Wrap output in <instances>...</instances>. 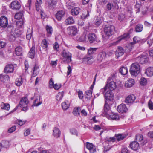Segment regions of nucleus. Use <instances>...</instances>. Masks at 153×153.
Segmentation results:
<instances>
[{
  "mask_svg": "<svg viewBox=\"0 0 153 153\" xmlns=\"http://www.w3.org/2000/svg\"><path fill=\"white\" fill-rule=\"evenodd\" d=\"M41 46L42 48L44 49L47 47L48 43L45 39H44L42 41L41 43Z\"/></svg>",
  "mask_w": 153,
  "mask_h": 153,
  "instance_id": "49",
  "label": "nucleus"
},
{
  "mask_svg": "<svg viewBox=\"0 0 153 153\" xmlns=\"http://www.w3.org/2000/svg\"><path fill=\"white\" fill-rule=\"evenodd\" d=\"M127 12L126 15L127 16L130 17L131 16L132 13V9L131 8H127L126 9Z\"/></svg>",
  "mask_w": 153,
  "mask_h": 153,
  "instance_id": "53",
  "label": "nucleus"
},
{
  "mask_svg": "<svg viewBox=\"0 0 153 153\" xmlns=\"http://www.w3.org/2000/svg\"><path fill=\"white\" fill-rule=\"evenodd\" d=\"M1 147L7 148L9 146V142L7 141H3L1 143Z\"/></svg>",
  "mask_w": 153,
  "mask_h": 153,
  "instance_id": "40",
  "label": "nucleus"
},
{
  "mask_svg": "<svg viewBox=\"0 0 153 153\" xmlns=\"http://www.w3.org/2000/svg\"><path fill=\"white\" fill-rule=\"evenodd\" d=\"M86 34L84 33L79 38V40L81 42H84L86 41Z\"/></svg>",
  "mask_w": 153,
  "mask_h": 153,
  "instance_id": "59",
  "label": "nucleus"
},
{
  "mask_svg": "<svg viewBox=\"0 0 153 153\" xmlns=\"http://www.w3.org/2000/svg\"><path fill=\"white\" fill-rule=\"evenodd\" d=\"M1 108L4 110H9L10 108V105L8 104L3 103L1 105Z\"/></svg>",
  "mask_w": 153,
  "mask_h": 153,
  "instance_id": "44",
  "label": "nucleus"
},
{
  "mask_svg": "<svg viewBox=\"0 0 153 153\" xmlns=\"http://www.w3.org/2000/svg\"><path fill=\"white\" fill-rule=\"evenodd\" d=\"M136 140L138 142H141V143L142 145H144V144L145 143L143 142V136L142 135L138 134L136 135Z\"/></svg>",
  "mask_w": 153,
  "mask_h": 153,
  "instance_id": "34",
  "label": "nucleus"
},
{
  "mask_svg": "<svg viewBox=\"0 0 153 153\" xmlns=\"http://www.w3.org/2000/svg\"><path fill=\"white\" fill-rule=\"evenodd\" d=\"M63 92H59L56 96V99L57 101H60L62 98L63 96Z\"/></svg>",
  "mask_w": 153,
  "mask_h": 153,
  "instance_id": "46",
  "label": "nucleus"
},
{
  "mask_svg": "<svg viewBox=\"0 0 153 153\" xmlns=\"http://www.w3.org/2000/svg\"><path fill=\"white\" fill-rule=\"evenodd\" d=\"M10 7L13 10H18L19 9V3L17 1H13L10 4Z\"/></svg>",
  "mask_w": 153,
  "mask_h": 153,
  "instance_id": "19",
  "label": "nucleus"
},
{
  "mask_svg": "<svg viewBox=\"0 0 153 153\" xmlns=\"http://www.w3.org/2000/svg\"><path fill=\"white\" fill-rule=\"evenodd\" d=\"M140 83L143 85H146L147 84L146 79L144 77L141 78L140 79Z\"/></svg>",
  "mask_w": 153,
  "mask_h": 153,
  "instance_id": "52",
  "label": "nucleus"
},
{
  "mask_svg": "<svg viewBox=\"0 0 153 153\" xmlns=\"http://www.w3.org/2000/svg\"><path fill=\"white\" fill-rule=\"evenodd\" d=\"M0 79L1 81L4 82L8 81L9 80V77L7 75H3L1 74L0 75Z\"/></svg>",
  "mask_w": 153,
  "mask_h": 153,
  "instance_id": "37",
  "label": "nucleus"
},
{
  "mask_svg": "<svg viewBox=\"0 0 153 153\" xmlns=\"http://www.w3.org/2000/svg\"><path fill=\"white\" fill-rule=\"evenodd\" d=\"M29 30H30V29ZM32 30L31 31H30L29 32V30H28L26 35V38L27 39L30 40V39L31 37L32 36Z\"/></svg>",
  "mask_w": 153,
  "mask_h": 153,
  "instance_id": "61",
  "label": "nucleus"
},
{
  "mask_svg": "<svg viewBox=\"0 0 153 153\" xmlns=\"http://www.w3.org/2000/svg\"><path fill=\"white\" fill-rule=\"evenodd\" d=\"M28 55L29 57L32 59L34 58L35 55V47L34 45L30 49L28 53Z\"/></svg>",
  "mask_w": 153,
  "mask_h": 153,
  "instance_id": "25",
  "label": "nucleus"
},
{
  "mask_svg": "<svg viewBox=\"0 0 153 153\" xmlns=\"http://www.w3.org/2000/svg\"><path fill=\"white\" fill-rule=\"evenodd\" d=\"M147 76L151 77L153 76V67H150L147 68L145 72Z\"/></svg>",
  "mask_w": 153,
  "mask_h": 153,
  "instance_id": "26",
  "label": "nucleus"
},
{
  "mask_svg": "<svg viewBox=\"0 0 153 153\" xmlns=\"http://www.w3.org/2000/svg\"><path fill=\"white\" fill-rule=\"evenodd\" d=\"M66 6L68 9H71L72 7L75 6L74 2L71 1H69L66 3Z\"/></svg>",
  "mask_w": 153,
  "mask_h": 153,
  "instance_id": "39",
  "label": "nucleus"
},
{
  "mask_svg": "<svg viewBox=\"0 0 153 153\" xmlns=\"http://www.w3.org/2000/svg\"><path fill=\"white\" fill-rule=\"evenodd\" d=\"M116 83L114 81L107 82V84L103 88L101 89V91H102L103 93L106 91L108 87L110 90V91H113L116 88Z\"/></svg>",
  "mask_w": 153,
  "mask_h": 153,
  "instance_id": "4",
  "label": "nucleus"
},
{
  "mask_svg": "<svg viewBox=\"0 0 153 153\" xmlns=\"http://www.w3.org/2000/svg\"><path fill=\"white\" fill-rule=\"evenodd\" d=\"M74 22V21L72 17H69L65 21V23L66 25L73 24Z\"/></svg>",
  "mask_w": 153,
  "mask_h": 153,
  "instance_id": "33",
  "label": "nucleus"
},
{
  "mask_svg": "<svg viewBox=\"0 0 153 153\" xmlns=\"http://www.w3.org/2000/svg\"><path fill=\"white\" fill-rule=\"evenodd\" d=\"M14 71V66L11 64L7 65L5 67L4 72L6 74L12 73Z\"/></svg>",
  "mask_w": 153,
  "mask_h": 153,
  "instance_id": "11",
  "label": "nucleus"
},
{
  "mask_svg": "<svg viewBox=\"0 0 153 153\" xmlns=\"http://www.w3.org/2000/svg\"><path fill=\"white\" fill-rule=\"evenodd\" d=\"M106 54L105 52L102 51L97 56V60L99 62H101L104 59L106 56Z\"/></svg>",
  "mask_w": 153,
  "mask_h": 153,
  "instance_id": "22",
  "label": "nucleus"
},
{
  "mask_svg": "<svg viewBox=\"0 0 153 153\" xmlns=\"http://www.w3.org/2000/svg\"><path fill=\"white\" fill-rule=\"evenodd\" d=\"M141 71L140 65L138 63H132L130 66L129 71L132 76H136Z\"/></svg>",
  "mask_w": 153,
  "mask_h": 153,
  "instance_id": "2",
  "label": "nucleus"
},
{
  "mask_svg": "<svg viewBox=\"0 0 153 153\" xmlns=\"http://www.w3.org/2000/svg\"><path fill=\"white\" fill-rule=\"evenodd\" d=\"M61 106L62 109L64 110H66L69 108L70 106V103L68 101H66L62 103Z\"/></svg>",
  "mask_w": 153,
  "mask_h": 153,
  "instance_id": "28",
  "label": "nucleus"
},
{
  "mask_svg": "<svg viewBox=\"0 0 153 153\" xmlns=\"http://www.w3.org/2000/svg\"><path fill=\"white\" fill-rule=\"evenodd\" d=\"M119 71L122 75H126L128 73V70L126 67L123 66L119 69Z\"/></svg>",
  "mask_w": 153,
  "mask_h": 153,
  "instance_id": "31",
  "label": "nucleus"
},
{
  "mask_svg": "<svg viewBox=\"0 0 153 153\" xmlns=\"http://www.w3.org/2000/svg\"><path fill=\"white\" fill-rule=\"evenodd\" d=\"M16 129V126H13L9 129L8 130V132L10 133H12L15 131Z\"/></svg>",
  "mask_w": 153,
  "mask_h": 153,
  "instance_id": "62",
  "label": "nucleus"
},
{
  "mask_svg": "<svg viewBox=\"0 0 153 153\" xmlns=\"http://www.w3.org/2000/svg\"><path fill=\"white\" fill-rule=\"evenodd\" d=\"M24 13V11H20V24H21L20 25V28H21L22 30H21V33H22L23 30V28H24V26H23L24 23L25 22V19L23 16V13ZM21 32L20 30V33Z\"/></svg>",
  "mask_w": 153,
  "mask_h": 153,
  "instance_id": "7",
  "label": "nucleus"
},
{
  "mask_svg": "<svg viewBox=\"0 0 153 153\" xmlns=\"http://www.w3.org/2000/svg\"><path fill=\"white\" fill-rule=\"evenodd\" d=\"M130 147L134 150H137L140 148L139 144L136 141H132L130 143L129 145Z\"/></svg>",
  "mask_w": 153,
  "mask_h": 153,
  "instance_id": "15",
  "label": "nucleus"
},
{
  "mask_svg": "<svg viewBox=\"0 0 153 153\" xmlns=\"http://www.w3.org/2000/svg\"><path fill=\"white\" fill-rule=\"evenodd\" d=\"M14 22L16 25L19 26V13H16L14 16Z\"/></svg>",
  "mask_w": 153,
  "mask_h": 153,
  "instance_id": "35",
  "label": "nucleus"
},
{
  "mask_svg": "<svg viewBox=\"0 0 153 153\" xmlns=\"http://www.w3.org/2000/svg\"><path fill=\"white\" fill-rule=\"evenodd\" d=\"M39 71V67L37 65H35L33 70L32 76L34 77L36 76L38 74Z\"/></svg>",
  "mask_w": 153,
  "mask_h": 153,
  "instance_id": "32",
  "label": "nucleus"
},
{
  "mask_svg": "<svg viewBox=\"0 0 153 153\" xmlns=\"http://www.w3.org/2000/svg\"><path fill=\"white\" fill-rule=\"evenodd\" d=\"M92 89H90L89 90L85 91V94L87 96L86 97L87 98L90 99L92 97Z\"/></svg>",
  "mask_w": 153,
  "mask_h": 153,
  "instance_id": "48",
  "label": "nucleus"
},
{
  "mask_svg": "<svg viewBox=\"0 0 153 153\" xmlns=\"http://www.w3.org/2000/svg\"><path fill=\"white\" fill-rule=\"evenodd\" d=\"M65 14V12L64 10H59L57 12L56 14V17L58 20L60 21L64 15Z\"/></svg>",
  "mask_w": 153,
  "mask_h": 153,
  "instance_id": "23",
  "label": "nucleus"
},
{
  "mask_svg": "<svg viewBox=\"0 0 153 153\" xmlns=\"http://www.w3.org/2000/svg\"><path fill=\"white\" fill-rule=\"evenodd\" d=\"M148 105L150 109L151 110H153V103L150 100L149 101Z\"/></svg>",
  "mask_w": 153,
  "mask_h": 153,
  "instance_id": "64",
  "label": "nucleus"
},
{
  "mask_svg": "<svg viewBox=\"0 0 153 153\" xmlns=\"http://www.w3.org/2000/svg\"><path fill=\"white\" fill-rule=\"evenodd\" d=\"M46 29L47 32L48 36H51L53 32V29L52 27L47 25L46 27Z\"/></svg>",
  "mask_w": 153,
  "mask_h": 153,
  "instance_id": "36",
  "label": "nucleus"
},
{
  "mask_svg": "<svg viewBox=\"0 0 153 153\" xmlns=\"http://www.w3.org/2000/svg\"><path fill=\"white\" fill-rule=\"evenodd\" d=\"M13 56L14 57L19 56V48L18 47H16L15 48Z\"/></svg>",
  "mask_w": 153,
  "mask_h": 153,
  "instance_id": "57",
  "label": "nucleus"
},
{
  "mask_svg": "<svg viewBox=\"0 0 153 153\" xmlns=\"http://www.w3.org/2000/svg\"><path fill=\"white\" fill-rule=\"evenodd\" d=\"M114 30V27L111 25H107L105 26L104 32L105 34L109 37L112 35Z\"/></svg>",
  "mask_w": 153,
  "mask_h": 153,
  "instance_id": "5",
  "label": "nucleus"
},
{
  "mask_svg": "<svg viewBox=\"0 0 153 153\" xmlns=\"http://www.w3.org/2000/svg\"><path fill=\"white\" fill-rule=\"evenodd\" d=\"M88 41L91 43H96L98 41H97L96 35L93 33H90L88 34Z\"/></svg>",
  "mask_w": 153,
  "mask_h": 153,
  "instance_id": "10",
  "label": "nucleus"
},
{
  "mask_svg": "<svg viewBox=\"0 0 153 153\" xmlns=\"http://www.w3.org/2000/svg\"><path fill=\"white\" fill-rule=\"evenodd\" d=\"M80 108L79 107L75 108L74 109L73 113V114L74 115H79L80 114Z\"/></svg>",
  "mask_w": 153,
  "mask_h": 153,
  "instance_id": "45",
  "label": "nucleus"
},
{
  "mask_svg": "<svg viewBox=\"0 0 153 153\" xmlns=\"http://www.w3.org/2000/svg\"><path fill=\"white\" fill-rule=\"evenodd\" d=\"M126 16L125 14L123 13H121L118 16V19L120 21H122L124 20Z\"/></svg>",
  "mask_w": 153,
  "mask_h": 153,
  "instance_id": "60",
  "label": "nucleus"
},
{
  "mask_svg": "<svg viewBox=\"0 0 153 153\" xmlns=\"http://www.w3.org/2000/svg\"><path fill=\"white\" fill-rule=\"evenodd\" d=\"M135 99L136 97L134 95H130L126 98L125 101L126 103L131 104L134 102Z\"/></svg>",
  "mask_w": 153,
  "mask_h": 153,
  "instance_id": "12",
  "label": "nucleus"
},
{
  "mask_svg": "<svg viewBox=\"0 0 153 153\" xmlns=\"http://www.w3.org/2000/svg\"><path fill=\"white\" fill-rule=\"evenodd\" d=\"M110 107L108 104L106 100L105 101V103L104 107V114L105 115H107L108 114L109 112L110 111Z\"/></svg>",
  "mask_w": 153,
  "mask_h": 153,
  "instance_id": "18",
  "label": "nucleus"
},
{
  "mask_svg": "<svg viewBox=\"0 0 153 153\" xmlns=\"http://www.w3.org/2000/svg\"><path fill=\"white\" fill-rule=\"evenodd\" d=\"M129 33H126L124 34L123 35L119 37L118 41L116 42L115 43L112 44V45H116L118 42L121 41L122 39H125L129 37Z\"/></svg>",
  "mask_w": 153,
  "mask_h": 153,
  "instance_id": "21",
  "label": "nucleus"
},
{
  "mask_svg": "<svg viewBox=\"0 0 153 153\" xmlns=\"http://www.w3.org/2000/svg\"><path fill=\"white\" fill-rule=\"evenodd\" d=\"M61 134V132L59 129L56 127L53 130V135L56 138L59 137Z\"/></svg>",
  "mask_w": 153,
  "mask_h": 153,
  "instance_id": "27",
  "label": "nucleus"
},
{
  "mask_svg": "<svg viewBox=\"0 0 153 153\" xmlns=\"http://www.w3.org/2000/svg\"><path fill=\"white\" fill-rule=\"evenodd\" d=\"M105 98L107 101H111L114 99V95L113 92L111 91H108L105 93Z\"/></svg>",
  "mask_w": 153,
  "mask_h": 153,
  "instance_id": "8",
  "label": "nucleus"
},
{
  "mask_svg": "<svg viewBox=\"0 0 153 153\" xmlns=\"http://www.w3.org/2000/svg\"><path fill=\"white\" fill-rule=\"evenodd\" d=\"M86 147L89 150L90 153H94L96 151L95 146L91 143L86 142Z\"/></svg>",
  "mask_w": 153,
  "mask_h": 153,
  "instance_id": "13",
  "label": "nucleus"
},
{
  "mask_svg": "<svg viewBox=\"0 0 153 153\" xmlns=\"http://www.w3.org/2000/svg\"><path fill=\"white\" fill-rule=\"evenodd\" d=\"M143 29V26L141 24H138L136 25L135 30L137 32H140L142 31Z\"/></svg>",
  "mask_w": 153,
  "mask_h": 153,
  "instance_id": "38",
  "label": "nucleus"
},
{
  "mask_svg": "<svg viewBox=\"0 0 153 153\" xmlns=\"http://www.w3.org/2000/svg\"><path fill=\"white\" fill-rule=\"evenodd\" d=\"M133 42L131 43L133 44L136 43L140 40V38L137 36L134 37L133 39Z\"/></svg>",
  "mask_w": 153,
  "mask_h": 153,
  "instance_id": "63",
  "label": "nucleus"
},
{
  "mask_svg": "<svg viewBox=\"0 0 153 153\" xmlns=\"http://www.w3.org/2000/svg\"><path fill=\"white\" fill-rule=\"evenodd\" d=\"M116 74H111L107 80V82H110L111 81H113V80L115 79L116 77Z\"/></svg>",
  "mask_w": 153,
  "mask_h": 153,
  "instance_id": "56",
  "label": "nucleus"
},
{
  "mask_svg": "<svg viewBox=\"0 0 153 153\" xmlns=\"http://www.w3.org/2000/svg\"><path fill=\"white\" fill-rule=\"evenodd\" d=\"M61 55L63 62L69 64L72 61V54L68 51L64 49L61 52Z\"/></svg>",
  "mask_w": 153,
  "mask_h": 153,
  "instance_id": "1",
  "label": "nucleus"
},
{
  "mask_svg": "<svg viewBox=\"0 0 153 153\" xmlns=\"http://www.w3.org/2000/svg\"><path fill=\"white\" fill-rule=\"evenodd\" d=\"M111 119L113 120H118L119 119V117L117 114H113L110 115Z\"/></svg>",
  "mask_w": 153,
  "mask_h": 153,
  "instance_id": "51",
  "label": "nucleus"
},
{
  "mask_svg": "<svg viewBox=\"0 0 153 153\" xmlns=\"http://www.w3.org/2000/svg\"><path fill=\"white\" fill-rule=\"evenodd\" d=\"M115 136L117 138V140L118 141H120L122 140L126 137V136L124 134H116Z\"/></svg>",
  "mask_w": 153,
  "mask_h": 153,
  "instance_id": "43",
  "label": "nucleus"
},
{
  "mask_svg": "<svg viewBox=\"0 0 153 153\" xmlns=\"http://www.w3.org/2000/svg\"><path fill=\"white\" fill-rule=\"evenodd\" d=\"M68 33L71 36H74L76 35L78 32L76 27L75 26H71L67 28Z\"/></svg>",
  "mask_w": 153,
  "mask_h": 153,
  "instance_id": "6",
  "label": "nucleus"
},
{
  "mask_svg": "<svg viewBox=\"0 0 153 153\" xmlns=\"http://www.w3.org/2000/svg\"><path fill=\"white\" fill-rule=\"evenodd\" d=\"M124 50L121 47L118 46L116 51V55L117 57H118L122 56L124 53Z\"/></svg>",
  "mask_w": 153,
  "mask_h": 153,
  "instance_id": "20",
  "label": "nucleus"
},
{
  "mask_svg": "<svg viewBox=\"0 0 153 153\" xmlns=\"http://www.w3.org/2000/svg\"><path fill=\"white\" fill-rule=\"evenodd\" d=\"M53 48L54 50L56 51H59V45L57 42H56L53 44Z\"/></svg>",
  "mask_w": 153,
  "mask_h": 153,
  "instance_id": "58",
  "label": "nucleus"
},
{
  "mask_svg": "<svg viewBox=\"0 0 153 153\" xmlns=\"http://www.w3.org/2000/svg\"><path fill=\"white\" fill-rule=\"evenodd\" d=\"M107 10H110L113 7V4L111 2H108L106 6Z\"/></svg>",
  "mask_w": 153,
  "mask_h": 153,
  "instance_id": "55",
  "label": "nucleus"
},
{
  "mask_svg": "<svg viewBox=\"0 0 153 153\" xmlns=\"http://www.w3.org/2000/svg\"><path fill=\"white\" fill-rule=\"evenodd\" d=\"M90 11L88 10L86 12L83 13L81 16V18L83 19L88 18L89 16Z\"/></svg>",
  "mask_w": 153,
  "mask_h": 153,
  "instance_id": "42",
  "label": "nucleus"
},
{
  "mask_svg": "<svg viewBox=\"0 0 153 153\" xmlns=\"http://www.w3.org/2000/svg\"><path fill=\"white\" fill-rule=\"evenodd\" d=\"M80 9L78 7H74L71 9V12L72 15H77L80 12Z\"/></svg>",
  "mask_w": 153,
  "mask_h": 153,
  "instance_id": "30",
  "label": "nucleus"
},
{
  "mask_svg": "<svg viewBox=\"0 0 153 153\" xmlns=\"http://www.w3.org/2000/svg\"><path fill=\"white\" fill-rule=\"evenodd\" d=\"M8 25L7 18L4 16H1L0 18V26L2 27H6Z\"/></svg>",
  "mask_w": 153,
  "mask_h": 153,
  "instance_id": "9",
  "label": "nucleus"
},
{
  "mask_svg": "<svg viewBox=\"0 0 153 153\" xmlns=\"http://www.w3.org/2000/svg\"><path fill=\"white\" fill-rule=\"evenodd\" d=\"M97 49V48H90L88 50V54L91 55L94 53Z\"/></svg>",
  "mask_w": 153,
  "mask_h": 153,
  "instance_id": "41",
  "label": "nucleus"
},
{
  "mask_svg": "<svg viewBox=\"0 0 153 153\" xmlns=\"http://www.w3.org/2000/svg\"><path fill=\"white\" fill-rule=\"evenodd\" d=\"M42 103V101H40V97L38 96L37 98L35 99L33 104V106H38Z\"/></svg>",
  "mask_w": 153,
  "mask_h": 153,
  "instance_id": "29",
  "label": "nucleus"
},
{
  "mask_svg": "<svg viewBox=\"0 0 153 153\" xmlns=\"http://www.w3.org/2000/svg\"><path fill=\"white\" fill-rule=\"evenodd\" d=\"M28 101L26 97H22L20 101V107L22 108L21 110L26 111L28 109L27 104Z\"/></svg>",
  "mask_w": 153,
  "mask_h": 153,
  "instance_id": "3",
  "label": "nucleus"
},
{
  "mask_svg": "<svg viewBox=\"0 0 153 153\" xmlns=\"http://www.w3.org/2000/svg\"><path fill=\"white\" fill-rule=\"evenodd\" d=\"M117 110L119 112L123 113L126 112L127 109L125 104H122L118 106Z\"/></svg>",
  "mask_w": 153,
  "mask_h": 153,
  "instance_id": "16",
  "label": "nucleus"
},
{
  "mask_svg": "<svg viewBox=\"0 0 153 153\" xmlns=\"http://www.w3.org/2000/svg\"><path fill=\"white\" fill-rule=\"evenodd\" d=\"M138 59L139 60L141 64H143L148 62V58L146 56L142 55L138 57Z\"/></svg>",
  "mask_w": 153,
  "mask_h": 153,
  "instance_id": "17",
  "label": "nucleus"
},
{
  "mask_svg": "<svg viewBox=\"0 0 153 153\" xmlns=\"http://www.w3.org/2000/svg\"><path fill=\"white\" fill-rule=\"evenodd\" d=\"M58 1V0H48L47 4L49 8L52 9L55 7Z\"/></svg>",
  "mask_w": 153,
  "mask_h": 153,
  "instance_id": "14",
  "label": "nucleus"
},
{
  "mask_svg": "<svg viewBox=\"0 0 153 153\" xmlns=\"http://www.w3.org/2000/svg\"><path fill=\"white\" fill-rule=\"evenodd\" d=\"M85 59L87 64H92L94 61V59L92 56H90L89 57H87Z\"/></svg>",
  "mask_w": 153,
  "mask_h": 153,
  "instance_id": "47",
  "label": "nucleus"
},
{
  "mask_svg": "<svg viewBox=\"0 0 153 153\" xmlns=\"http://www.w3.org/2000/svg\"><path fill=\"white\" fill-rule=\"evenodd\" d=\"M95 24L97 26H99L102 23V20L100 17L97 16L95 20Z\"/></svg>",
  "mask_w": 153,
  "mask_h": 153,
  "instance_id": "50",
  "label": "nucleus"
},
{
  "mask_svg": "<svg viewBox=\"0 0 153 153\" xmlns=\"http://www.w3.org/2000/svg\"><path fill=\"white\" fill-rule=\"evenodd\" d=\"M70 132L72 134L76 135V136H78V133L76 129L75 128H72L70 129Z\"/></svg>",
  "mask_w": 153,
  "mask_h": 153,
  "instance_id": "54",
  "label": "nucleus"
},
{
  "mask_svg": "<svg viewBox=\"0 0 153 153\" xmlns=\"http://www.w3.org/2000/svg\"><path fill=\"white\" fill-rule=\"evenodd\" d=\"M134 81L132 79H129L125 82V86L127 88H130L134 84Z\"/></svg>",
  "mask_w": 153,
  "mask_h": 153,
  "instance_id": "24",
  "label": "nucleus"
}]
</instances>
